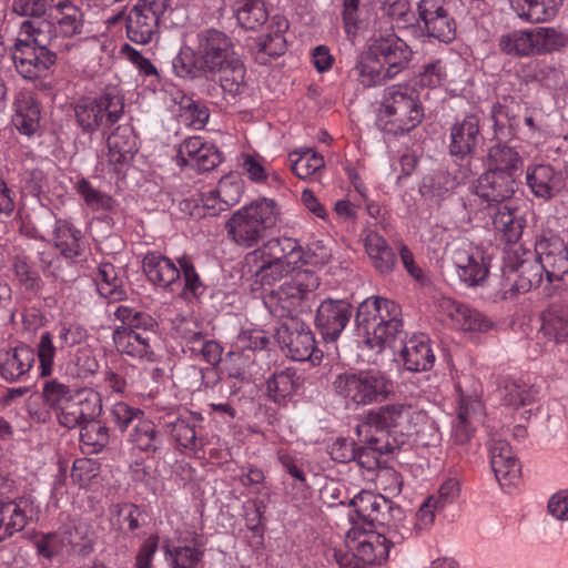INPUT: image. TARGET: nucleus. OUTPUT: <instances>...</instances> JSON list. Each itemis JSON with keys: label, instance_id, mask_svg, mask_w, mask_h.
<instances>
[{"label": "nucleus", "instance_id": "obj_34", "mask_svg": "<svg viewBox=\"0 0 568 568\" xmlns=\"http://www.w3.org/2000/svg\"><path fill=\"white\" fill-rule=\"evenodd\" d=\"M527 257L524 264H519L518 272L510 278L514 283L507 293H510L511 296L525 294L541 283L545 271L536 253L528 254Z\"/></svg>", "mask_w": 568, "mask_h": 568}, {"label": "nucleus", "instance_id": "obj_9", "mask_svg": "<svg viewBox=\"0 0 568 568\" xmlns=\"http://www.w3.org/2000/svg\"><path fill=\"white\" fill-rule=\"evenodd\" d=\"M427 423L428 416L425 412L399 403L372 409L365 416L366 426L404 436L418 435L419 426Z\"/></svg>", "mask_w": 568, "mask_h": 568}, {"label": "nucleus", "instance_id": "obj_29", "mask_svg": "<svg viewBox=\"0 0 568 568\" xmlns=\"http://www.w3.org/2000/svg\"><path fill=\"white\" fill-rule=\"evenodd\" d=\"M404 365L412 372H424L433 367L435 356L428 338L414 336L404 343L400 352Z\"/></svg>", "mask_w": 568, "mask_h": 568}, {"label": "nucleus", "instance_id": "obj_32", "mask_svg": "<svg viewBox=\"0 0 568 568\" xmlns=\"http://www.w3.org/2000/svg\"><path fill=\"white\" fill-rule=\"evenodd\" d=\"M232 11L237 24L244 30L256 31L268 19L264 0H234Z\"/></svg>", "mask_w": 568, "mask_h": 568}, {"label": "nucleus", "instance_id": "obj_44", "mask_svg": "<svg viewBox=\"0 0 568 568\" xmlns=\"http://www.w3.org/2000/svg\"><path fill=\"white\" fill-rule=\"evenodd\" d=\"M298 379L296 372L291 368L274 373L266 382L267 396L281 404L295 392Z\"/></svg>", "mask_w": 568, "mask_h": 568}, {"label": "nucleus", "instance_id": "obj_4", "mask_svg": "<svg viewBox=\"0 0 568 568\" xmlns=\"http://www.w3.org/2000/svg\"><path fill=\"white\" fill-rule=\"evenodd\" d=\"M297 242L284 237L267 241L262 248L248 253L245 257L255 283L262 286H274L284 278L291 277L296 270L294 261Z\"/></svg>", "mask_w": 568, "mask_h": 568}, {"label": "nucleus", "instance_id": "obj_5", "mask_svg": "<svg viewBox=\"0 0 568 568\" xmlns=\"http://www.w3.org/2000/svg\"><path fill=\"white\" fill-rule=\"evenodd\" d=\"M280 207L272 199H258L236 211L226 222L229 236L243 247H253L266 236L280 217Z\"/></svg>", "mask_w": 568, "mask_h": 568}, {"label": "nucleus", "instance_id": "obj_53", "mask_svg": "<svg viewBox=\"0 0 568 568\" xmlns=\"http://www.w3.org/2000/svg\"><path fill=\"white\" fill-rule=\"evenodd\" d=\"M114 315L123 323L122 326L125 328H133L136 332L142 329L140 333H146L150 337L154 334L156 322L148 313L134 312L132 308L126 306H119Z\"/></svg>", "mask_w": 568, "mask_h": 568}, {"label": "nucleus", "instance_id": "obj_51", "mask_svg": "<svg viewBox=\"0 0 568 568\" xmlns=\"http://www.w3.org/2000/svg\"><path fill=\"white\" fill-rule=\"evenodd\" d=\"M539 333L556 344L568 341V318L561 311L551 310L544 314Z\"/></svg>", "mask_w": 568, "mask_h": 568}, {"label": "nucleus", "instance_id": "obj_55", "mask_svg": "<svg viewBox=\"0 0 568 568\" xmlns=\"http://www.w3.org/2000/svg\"><path fill=\"white\" fill-rule=\"evenodd\" d=\"M80 440L84 446L92 447V452H99L109 443V428L98 419L83 423L80 426Z\"/></svg>", "mask_w": 568, "mask_h": 568}, {"label": "nucleus", "instance_id": "obj_60", "mask_svg": "<svg viewBox=\"0 0 568 568\" xmlns=\"http://www.w3.org/2000/svg\"><path fill=\"white\" fill-rule=\"evenodd\" d=\"M256 59L261 63H266L264 55L275 58L282 55L286 50V40L283 34L280 33H267L262 36L256 41Z\"/></svg>", "mask_w": 568, "mask_h": 568}, {"label": "nucleus", "instance_id": "obj_63", "mask_svg": "<svg viewBox=\"0 0 568 568\" xmlns=\"http://www.w3.org/2000/svg\"><path fill=\"white\" fill-rule=\"evenodd\" d=\"M504 403L507 406L518 408L530 404L534 400L532 390L526 385L517 382H509L505 385Z\"/></svg>", "mask_w": 568, "mask_h": 568}, {"label": "nucleus", "instance_id": "obj_15", "mask_svg": "<svg viewBox=\"0 0 568 568\" xmlns=\"http://www.w3.org/2000/svg\"><path fill=\"white\" fill-rule=\"evenodd\" d=\"M369 53L386 65L388 77L396 75L412 59L413 51L395 33L381 34L369 47Z\"/></svg>", "mask_w": 568, "mask_h": 568}, {"label": "nucleus", "instance_id": "obj_64", "mask_svg": "<svg viewBox=\"0 0 568 568\" xmlns=\"http://www.w3.org/2000/svg\"><path fill=\"white\" fill-rule=\"evenodd\" d=\"M172 568H195L203 558V551L194 547H175L169 550Z\"/></svg>", "mask_w": 568, "mask_h": 568}, {"label": "nucleus", "instance_id": "obj_56", "mask_svg": "<svg viewBox=\"0 0 568 568\" xmlns=\"http://www.w3.org/2000/svg\"><path fill=\"white\" fill-rule=\"evenodd\" d=\"M12 270L19 284L24 290L36 292L40 288L41 280L39 273L32 268L28 256L14 255L12 258Z\"/></svg>", "mask_w": 568, "mask_h": 568}, {"label": "nucleus", "instance_id": "obj_10", "mask_svg": "<svg viewBox=\"0 0 568 568\" xmlns=\"http://www.w3.org/2000/svg\"><path fill=\"white\" fill-rule=\"evenodd\" d=\"M417 19L413 33L450 43L456 38V21L445 7L444 0H419L416 7Z\"/></svg>", "mask_w": 568, "mask_h": 568}, {"label": "nucleus", "instance_id": "obj_8", "mask_svg": "<svg viewBox=\"0 0 568 568\" xmlns=\"http://www.w3.org/2000/svg\"><path fill=\"white\" fill-rule=\"evenodd\" d=\"M320 285V278L308 270H298L277 290L267 293L263 301L270 313L280 318L295 317L294 312L307 295Z\"/></svg>", "mask_w": 568, "mask_h": 568}, {"label": "nucleus", "instance_id": "obj_62", "mask_svg": "<svg viewBox=\"0 0 568 568\" xmlns=\"http://www.w3.org/2000/svg\"><path fill=\"white\" fill-rule=\"evenodd\" d=\"M75 393L77 390H72L68 385L55 379L47 382L42 392L45 403L57 409L68 403Z\"/></svg>", "mask_w": 568, "mask_h": 568}, {"label": "nucleus", "instance_id": "obj_42", "mask_svg": "<svg viewBox=\"0 0 568 568\" xmlns=\"http://www.w3.org/2000/svg\"><path fill=\"white\" fill-rule=\"evenodd\" d=\"M366 251L373 260L375 268L382 274H388L396 265V255L386 240L378 234L366 237Z\"/></svg>", "mask_w": 568, "mask_h": 568}, {"label": "nucleus", "instance_id": "obj_49", "mask_svg": "<svg viewBox=\"0 0 568 568\" xmlns=\"http://www.w3.org/2000/svg\"><path fill=\"white\" fill-rule=\"evenodd\" d=\"M499 48L504 53L514 57L535 54L532 30L515 31L503 36Z\"/></svg>", "mask_w": 568, "mask_h": 568}, {"label": "nucleus", "instance_id": "obj_52", "mask_svg": "<svg viewBox=\"0 0 568 568\" xmlns=\"http://www.w3.org/2000/svg\"><path fill=\"white\" fill-rule=\"evenodd\" d=\"M535 54L559 50L567 45L568 36L555 28H536L532 30Z\"/></svg>", "mask_w": 568, "mask_h": 568}, {"label": "nucleus", "instance_id": "obj_1", "mask_svg": "<svg viewBox=\"0 0 568 568\" xmlns=\"http://www.w3.org/2000/svg\"><path fill=\"white\" fill-rule=\"evenodd\" d=\"M172 67L180 78L217 77L226 101L235 99L245 89V67L235 54L232 40L215 29L201 31L192 55H176Z\"/></svg>", "mask_w": 568, "mask_h": 568}, {"label": "nucleus", "instance_id": "obj_12", "mask_svg": "<svg viewBox=\"0 0 568 568\" xmlns=\"http://www.w3.org/2000/svg\"><path fill=\"white\" fill-rule=\"evenodd\" d=\"M390 545V539L383 534H364L357 545L351 547L352 555L335 552V558L341 568H362L359 564L381 565L387 559Z\"/></svg>", "mask_w": 568, "mask_h": 568}, {"label": "nucleus", "instance_id": "obj_19", "mask_svg": "<svg viewBox=\"0 0 568 568\" xmlns=\"http://www.w3.org/2000/svg\"><path fill=\"white\" fill-rule=\"evenodd\" d=\"M452 260L460 280L469 285H477L488 275V266L483 252L470 244L463 243L456 247L453 251Z\"/></svg>", "mask_w": 568, "mask_h": 568}, {"label": "nucleus", "instance_id": "obj_36", "mask_svg": "<svg viewBox=\"0 0 568 568\" xmlns=\"http://www.w3.org/2000/svg\"><path fill=\"white\" fill-rule=\"evenodd\" d=\"M54 246L60 254L69 260L82 254V233L68 220H57L54 232Z\"/></svg>", "mask_w": 568, "mask_h": 568}, {"label": "nucleus", "instance_id": "obj_30", "mask_svg": "<svg viewBox=\"0 0 568 568\" xmlns=\"http://www.w3.org/2000/svg\"><path fill=\"white\" fill-rule=\"evenodd\" d=\"M12 121L21 133L28 135L34 133L39 128L40 109L31 92L21 91L17 95Z\"/></svg>", "mask_w": 568, "mask_h": 568}, {"label": "nucleus", "instance_id": "obj_59", "mask_svg": "<svg viewBox=\"0 0 568 568\" xmlns=\"http://www.w3.org/2000/svg\"><path fill=\"white\" fill-rule=\"evenodd\" d=\"M77 190L84 202L93 210L110 211L113 209L114 201L108 194L92 186V184L82 179L77 183Z\"/></svg>", "mask_w": 568, "mask_h": 568}, {"label": "nucleus", "instance_id": "obj_45", "mask_svg": "<svg viewBox=\"0 0 568 568\" xmlns=\"http://www.w3.org/2000/svg\"><path fill=\"white\" fill-rule=\"evenodd\" d=\"M164 427L170 433L172 439L181 447L196 452L203 446L195 430V424L189 418L176 417L165 422Z\"/></svg>", "mask_w": 568, "mask_h": 568}, {"label": "nucleus", "instance_id": "obj_24", "mask_svg": "<svg viewBox=\"0 0 568 568\" xmlns=\"http://www.w3.org/2000/svg\"><path fill=\"white\" fill-rule=\"evenodd\" d=\"M479 133V119L476 115H467L456 122L450 130V154L459 158L470 155L480 139Z\"/></svg>", "mask_w": 568, "mask_h": 568}, {"label": "nucleus", "instance_id": "obj_17", "mask_svg": "<svg viewBox=\"0 0 568 568\" xmlns=\"http://www.w3.org/2000/svg\"><path fill=\"white\" fill-rule=\"evenodd\" d=\"M352 317V306L345 301L326 300L317 308L315 323L324 339L335 341Z\"/></svg>", "mask_w": 568, "mask_h": 568}, {"label": "nucleus", "instance_id": "obj_43", "mask_svg": "<svg viewBox=\"0 0 568 568\" xmlns=\"http://www.w3.org/2000/svg\"><path fill=\"white\" fill-rule=\"evenodd\" d=\"M97 287L100 295L110 302L122 301L125 297V291L122 287V281L113 264L102 263L98 268L95 277Z\"/></svg>", "mask_w": 568, "mask_h": 568}, {"label": "nucleus", "instance_id": "obj_11", "mask_svg": "<svg viewBox=\"0 0 568 568\" xmlns=\"http://www.w3.org/2000/svg\"><path fill=\"white\" fill-rule=\"evenodd\" d=\"M275 337L294 361L304 362L313 357L320 358L322 355L316 348L313 332L297 317L284 320L277 328Z\"/></svg>", "mask_w": 568, "mask_h": 568}, {"label": "nucleus", "instance_id": "obj_54", "mask_svg": "<svg viewBox=\"0 0 568 568\" xmlns=\"http://www.w3.org/2000/svg\"><path fill=\"white\" fill-rule=\"evenodd\" d=\"M382 10L385 16L390 18L398 29H407L413 32L415 13L410 10L408 0H384Z\"/></svg>", "mask_w": 568, "mask_h": 568}, {"label": "nucleus", "instance_id": "obj_25", "mask_svg": "<svg viewBox=\"0 0 568 568\" xmlns=\"http://www.w3.org/2000/svg\"><path fill=\"white\" fill-rule=\"evenodd\" d=\"M28 499H10L0 504V541L22 530L30 519Z\"/></svg>", "mask_w": 568, "mask_h": 568}, {"label": "nucleus", "instance_id": "obj_2", "mask_svg": "<svg viewBox=\"0 0 568 568\" xmlns=\"http://www.w3.org/2000/svg\"><path fill=\"white\" fill-rule=\"evenodd\" d=\"M355 323L365 344L376 353L393 347L396 339L403 342L405 336L400 306L382 296L363 301L357 307Z\"/></svg>", "mask_w": 568, "mask_h": 568}, {"label": "nucleus", "instance_id": "obj_39", "mask_svg": "<svg viewBox=\"0 0 568 568\" xmlns=\"http://www.w3.org/2000/svg\"><path fill=\"white\" fill-rule=\"evenodd\" d=\"M53 7L57 9L54 20L59 32L67 38L81 34L83 29V12L68 0H55Z\"/></svg>", "mask_w": 568, "mask_h": 568}, {"label": "nucleus", "instance_id": "obj_33", "mask_svg": "<svg viewBox=\"0 0 568 568\" xmlns=\"http://www.w3.org/2000/svg\"><path fill=\"white\" fill-rule=\"evenodd\" d=\"M159 21L152 14H148L133 6L126 16V36L139 44H146L158 33Z\"/></svg>", "mask_w": 568, "mask_h": 568}, {"label": "nucleus", "instance_id": "obj_13", "mask_svg": "<svg viewBox=\"0 0 568 568\" xmlns=\"http://www.w3.org/2000/svg\"><path fill=\"white\" fill-rule=\"evenodd\" d=\"M517 189L516 175L487 169L477 180L475 194L486 202V209L513 203L511 197Z\"/></svg>", "mask_w": 568, "mask_h": 568}, {"label": "nucleus", "instance_id": "obj_41", "mask_svg": "<svg viewBox=\"0 0 568 568\" xmlns=\"http://www.w3.org/2000/svg\"><path fill=\"white\" fill-rule=\"evenodd\" d=\"M394 446L388 440L381 437H368L363 446L356 447V457L354 460L359 467L369 471L377 470L381 467V456L389 454Z\"/></svg>", "mask_w": 568, "mask_h": 568}, {"label": "nucleus", "instance_id": "obj_61", "mask_svg": "<svg viewBox=\"0 0 568 568\" xmlns=\"http://www.w3.org/2000/svg\"><path fill=\"white\" fill-rule=\"evenodd\" d=\"M294 257V261H297L303 264H311L315 266H323L329 262L332 254L331 251L323 245L321 241H315L311 243L306 251H303L302 247L297 244V250Z\"/></svg>", "mask_w": 568, "mask_h": 568}, {"label": "nucleus", "instance_id": "obj_47", "mask_svg": "<svg viewBox=\"0 0 568 568\" xmlns=\"http://www.w3.org/2000/svg\"><path fill=\"white\" fill-rule=\"evenodd\" d=\"M129 440L140 450L155 453L162 444L155 425L148 418H142L133 427Z\"/></svg>", "mask_w": 568, "mask_h": 568}, {"label": "nucleus", "instance_id": "obj_27", "mask_svg": "<svg viewBox=\"0 0 568 568\" xmlns=\"http://www.w3.org/2000/svg\"><path fill=\"white\" fill-rule=\"evenodd\" d=\"M355 513L368 524L389 525L386 509H390V500L381 495L362 491L351 500Z\"/></svg>", "mask_w": 568, "mask_h": 568}, {"label": "nucleus", "instance_id": "obj_6", "mask_svg": "<svg viewBox=\"0 0 568 568\" xmlns=\"http://www.w3.org/2000/svg\"><path fill=\"white\" fill-rule=\"evenodd\" d=\"M74 118L83 133L108 130L124 115V99L115 88L105 89L98 97H83L74 106Z\"/></svg>", "mask_w": 568, "mask_h": 568}, {"label": "nucleus", "instance_id": "obj_57", "mask_svg": "<svg viewBox=\"0 0 568 568\" xmlns=\"http://www.w3.org/2000/svg\"><path fill=\"white\" fill-rule=\"evenodd\" d=\"M243 190L244 186L241 178L236 175L222 178L215 190L216 197L225 205V207H221L220 210H225L226 207H231L239 203L242 197Z\"/></svg>", "mask_w": 568, "mask_h": 568}, {"label": "nucleus", "instance_id": "obj_35", "mask_svg": "<svg viewBox=\"0 0 568 568\" xmlns=\"http://www.w3.org/2000/svg\"><path fill=\"white\" fill-rule=\"evenodd\" d=\"M150 339L146 333L124 326L116 327L113 332V342L118 351L134 357H150L152 354Z\"/></svg>", "mask_w": 568, "mask_h": 568}, {"label": "nucleus", "instance_id": "obj_38", "mask_svg": "<svg viewBox=\"0 0 568 568\" xmlns=\"http://www.w3.org/2000/svg\"><path fill=\"white\" fill-rule=\"evenodd\" d=\"M524 161L515 148L497 143L489 148L487 153L488 169L516 175L521 170Z\"/></svg>", "mask_w": 568, "mask_h": 568}, {"label": "nucleus", "instance_id": "obj_16", "mask_svg": "<svg viewBox=\"0 0 568 568\" xmlns=\"http://www.w3.org/2000/svg\"><path fill=\"white\" fill-rule=\"evenodd\" d=\"M526 181L531 193L545 201L556 197L567 186L565 172L549 163L529 165Z\"/></svg>", "mask_w": 568, "mask_h": 568}, {"label": "nucleus", "instance_id": "obj_20", "mask_svg": "<svg viewBox=\"0 0 568 568\" xmlns=\"http://www.w3.org/2000/svg\"><path fill=\"white\" fill-rule=\"evenodd\" d=\"M488 211L495 230L501 233L507 243L516 244L526 226L523 211L513 203H504Z\"/></svg>", "mask_w": 568, "mask_h": 568}, {"label": "nucleus", "instance_id": "obj_23", "mask_svg": "<svg viewBox=\"0 0 568 568\" xmlns=\"http://www.w3.org/2000/svg\"><path fill=\"white\" fill-rule=\"evenodd\" d=\"M36 361L33 348L20 344L0 356V375L7 382L22 379L32 368Z\"/></svg>", "mask_w": 568, "mask_h": 568}, {"label": "nucleus", "instance_id": "obj_26", "mask_svg": "<svg viewBox=\"0 0 568 568\" xmlns=\"http://www.w3.org/2000/svg\"><path fill=\"white\" fill-rule=\"evenodd\" d=\"M520 110V103L510 97H504L494 105L491 116L496 139L506 140L515 135Z\"/></svg>", "mask_w": 568, "mask_h": 568}, {"label": "nucleus", "instance_id": "obj_28", "mask_svg": "<svg viewBox=\"0 0 568 568\" xmlns=\"http://www.w3.org/2000/svg\"><path fill=\"white\" fill-rule=\"evenodd\" d=\"M143 270L148 278L160 286L170 287L180 280V268L166 256L149 253L143 258Z\"/></svg>", "mask_w": 568, "mask_h": 568}, {"label": "nucleus", "instance_id": "obj_21", "mask_svg": "<svg viewBox=\"0 0 568 568\" xmlns=\"http://www.w3.org/2000/svg\"><path fill=\"white\" fill-rule=\"evenodd\" d=\"M490 464L496 479L501 486H509L520 477V464L509 444L501 439L494 440L490 449Z\"/></svg>", "mask_w": 568, "mask_h": 568}, {"label": "nucleus", "instance_id": "obj_50", "mask_svg": "<svg viewBox=\"0 0 568 568\" xmlns=\"http://www.w3.org/2000/svg\"><path fill=\"white\" fill-rule=\"evenodd\" d=\"M291 168L294 174L304 180L324 168L322 155L313 152L311 149L295 151L290 154Z\"/></svg>", "mask_w": 568, "mask_h": 568}, {"label": "nucleus", "instance_id": "obj_40", "mask_svg": "<svg viewBox=\"0 0 568 568\" xmlns=\"http://www.w3.org/2000/svg\"><path fill=\"white\" fill-rule=\"evenodd\" d=\"M447 312L455 324L466 332H485L491 326L484 314L455 301L448 302Z\"/></svg>", "mask_w": 568, "mask_h": 568}, {"label": "nucleus", "instance_id": "obj_18", "mask_svg": "<svg viewBox=\"0 0 568 568\" xmlns=\"http://www.w3.org/2000/svg\"><path fill=\"white\" fill-rule=\"evenodd\" d=\"M12 59L17 71L24 79L32 80L39 78L55 63L57 54L53 51H41L29 47L26 42L17 41Z\"/></svg>", "mask_w": 568, "mask_h": 568}, {"label": "nucleus", "instance_id": "obj_58", "mask_svg": "<svg viewBox=\"0 0 568 568\" xmlns=\"http://www.w3.org/2000/svg\"><path fill=\"white\" fill-rule=\"evenodd\" d=\"M110 417L115 427L123 433L126 432L129 427H134L139 420L144 418V413L139 408L119 402L112 406Z\"/></svg>", "mask_w": 568, "mask_h": 568}, {"label": "nucleus", "instance_id": "obj_7", "mask_svg": "<svg viewBox=\"0 0 568 568\" xmlns=\"http://www.w3.org/2000/svg\"><path fill=\"white\" fill-rule=\"evenodd\" d=\"M334 388L348 406L358 407L384 402L393 384L381 371L366 369L338 375Z\"/></svg>", "mask_w": 568, "mask_h": 568}, {"label": "nucleus", "instance_id": "obj_3", "mask_svg": "<svg viewBox=\"0 0 568 568\" xmlns=\"http://www.w3.org/2000/svg\"><path fill=\"white\" fill-rule=\"evenodd\" d=\"M424 119V106L418 92L409 85H392L385 89L378 111L377 126L393 135L415 129Z\"/></svg>", "mask_w": 568, "mask_h": 568}, {"label": "nucleus", "instance_id": "obj_22", "mask_svg": "<svg viewBox=\"0 0 568 568\" xmlns=\"http://www.w3.org/2000/svg\"><path fill=\"white\" fill-rule=\"evenodd\" d=\"M108 160L111 164H126L138 152L136 135L130 124H119L106 138Z\"/></svg>", "mask_w": 568, "mask_h": 568}, {"label": "nucleus", "instance_id": "obj_31", "mask_svg": "<svg viewBox=\"0 0 568 568\" xmlns=\"http://www.w3.org/2000/svg\"><path fill=\"white\" fill-rule=\"evenodd\" d=\"M518 17L530 22H545L555 18L564 0H509Z\"/></svg>", "mask_w": 568, "mask_h": 568}, {"label": "nucleus", "instance_id": "obj_46", "mask_svg": "<svg viewBox=\"0 0 568 568\" xmlns=\"http://www.w3.org/2000/svg\"><path fill=\"white\" fill-rule=\"evenodd\" d=\"M352 73L366 88L382 84L389 78L387 69L369 52L355 65Z\"/></svg>", "mask_w": 568, "mask_h": 568}, {"label": "nucleus", "instance_id": "obj_14", "mask_svg": "<svg viewBox=\"0 0 568 568\" xmlns=\"http://www.w3.org/2000/svg\"><path fill=\"white\" fill-rule=\"evenodd\" d=\"M535 253L548 282L562 281L568 274V242L557 235L544 236L536 242Z\"/></svg>", "mask_w": 568, "mask_h": 568}, {"label": "nucleus", "instance_id": "obj_37", "mask_svg": "<svg viewBox=\"0 0 568 568\" xmlns=\"http://www.w3.org/2000/svg\"><path fill=\"white\" fill-rule=\"evenodd\" d=\"M52 32L53 26L47 20H26L21 23L17 41L26 42L41 51H51L49 47L55 39Z\"/></svg>", "mask_w": 568, "mask_h": 568}, {"label": "nucleus", "instance_id": "obj_48", "mask_svg": "<svg viewBox=\"0 0 568 568\" xmlns=\"http://www.w3.org/2000/svg\"><path fill=\"white\" fill-rule=\"evenodd\" d=\"M63 541L70 546L72 554L85 557L94 549L95 535L88 525L78 524L64 532Z\"/></svg>", "mask_w": 568, "mask_h": 568}]
</instances>
